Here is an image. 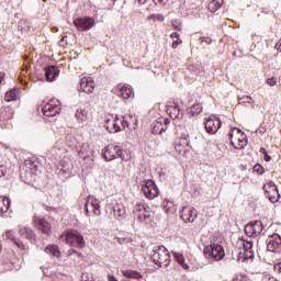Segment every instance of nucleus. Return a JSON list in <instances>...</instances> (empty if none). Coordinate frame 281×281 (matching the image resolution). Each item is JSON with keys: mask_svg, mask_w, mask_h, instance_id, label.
Listing matches in <instances>:
<instances>
[{"mask_svg": "<svg viewBox=\"0 0 281 281\" xmlns=\"http://www.w3.org/2000/svg\"><path fill=\"white\" fill-rule=\"evenodd\" d=\"M203 254L211 262H218L225 258V249L218 244H211L204 247Z\"/></svg>", "mask_w": 281, "mask_h": 281, "instance_id": "f257e3e1", "label": "nucleus"}, {"mask_svg": "<svg viewBox=\"0 0 281 281\" xmlns=\"http://www.w3.org/2000/svg\"><path fill=\"white\" fill-rule=\"evenodd\" d=\"M102 155L105 161H113V159L117 158L125 159L124 150L122 149V147L113 144L108 145L105 147V151Z\"/></svg>", "mask_w": 281, "mask_h": 281, "instance_id": "f03ea898", "label": "nucleus"}, {"mask_svg": "<svg viewBox=\"0 0 281 281\" xmlns=\"http://www.w3.org/2000/svg\"><path fill=\"white\" fill-rule=\"evenodd\" d=\"M142 192L149 201H153V199H157V196H159V188L154 180L145 181V183L142 186Z\"/></svg>", "mask_w": 281, "mask_h": 281, "instance_id": "7ed1b4c3", "label": "nucleus"}, {"mask_svg": "<svg viewBox=\"0 0 281 281\" xmlns=\"http://www.w3.org/2000/svg\"><path fill=\"white\" fill-rule=\"evenodd\" d=\"M221 126H222L221 119H218L216 115H211L204 122V127L206 133H209V135H216Z\"/></svg>", "mask_w": 281, "mask_h": 281, "instance_id": "20e7f679", "label": "nucleus"}, {"mask_svg": "<svg viewBox=\"0 0 281 281\" xmlns=\"http://www.w3.org/2000/svg\"><path fill=\"white\" fill-rule=\"evenodd\" d=\"M74 25L77 26L79 32H87L95 25V19L90 16L77 18L74 20Z\"/></svg>", "mask_w": 281, "mask_h": 281, "instance_id": "39448f33", "label": "nucleus"}, {"mask_svg": "<svg viewBox=\"0 0 281 281\" xmlns=\"http://www.w3.org/2000/svg\"><path fill=\"white\" fill-rule=\"evenodd\" d=\"M66 243L68 245H77L79 249L85 247V237L78 231H71L66 234Z\"/></svg>", "mask_w": 281, "mask_h": 281, "instance_id": "423d86ee", "label": "nucleus"}, {"mask_svg": "<svg viewBox=\"0 0 281 281\" xmlns=\"http://www.w3.org/2000/svg\"><path fill=\"white\" fill-rule=\"evenodd\" d=\"M244 248L238 252V260L244 258V260H251L254 259V241L251 240H246L245 243L241 244Z\"/></svg>", "mask_w": 281, "mask_h": 281, "instance_id": "0eeeda50", "label": "nucleus"}, {"mask_svg": "<svg viewBox=\"0 0 281 281\" xmlns=\"http://www.w3.org/2000/svg\"><path fill=\"white\" fill-rule=\"evenodd\" d=\"M33 222L35 223L37 229L42 232V234H45L46 236L52 234V224H49L45 217L34 216Z\"/></svg>", "mask_w": 281, "mask_h": 281, "instance_id": "6e6552de", "label": "nucleus"}, {"mask_svg": "<svg viewBox=\"0 0 281 281\" xmlns=\"http://www.w3.org/2000/svg\"><path fill=\"white\" fill-rule=\"evenodd\" d=\"M104 128H106L109 133H120V131H122V127H120V119L110 115L104 122Z\"/></svg>", "mask_w": 281, "mask_h": 281, "instance_id": "1a4fd4ad", "label": "nucleus"}, {"mask_svg": "<svg viewBox=\"0 0 281 281\" xmlns=\"http://www.w3.org/2000/svg\"><path fill=\"white\" fill-rule=\"evenodd\" d=\"M42 112L46 117H54V115L60 113V105L56 104L54 101H49L43 105Z\"/></svg>", "mask_w": 281, "mask_h": 281, "instance_id": "9d476101", "label": "nucleus"}, {"mask_svg": "<svg viewBox=\"0 0 281 281\" xmlns=\"http://www.w3.org/2000/svg\"><path fill=\"white\" fill-rule=\"evenodd\" d=\"M196 210L191 206H184L182 207V212L180 215V218L184 221V223H194L196 221Z\"/></svg>", "mask_w": 281, "mask_h": 281, "instance_id": "9b49d317", "label": "nucleus"}, {"mask_svg": "<svg viewBox=\"0 0 281 281\" xmlns=\"http://www.w3.org/2000/svg\"><path fill=\"white\" fill-rule=\"evenodd\" d=\"M281 245V236L277 233L270 235L267 239V251H276Z\"/></svg>", "mask_w": 281, "mask_h": 281, "instance_id": "f8f14e48", "label": "nucleus"}, {"mask_svg": "<svg viewBox=\"0 0 281 281\" xmlns=\"http://www.w3.org/2000/svg\"><path fill=\"white\" fill-rule=\"evenodd\" d=\"M94 89L95 83L93 82V79H89L87 77H82L80 79L79 91H82L83 93H93Z\"/></svg>", "mask_w": 281, "mask_h": 281, "instance_id": "ddd939ff", "label": "nucleus"}, {"mask_svg": "<svg viewBox=\"0 0 281 281\" xmlns=\"http://www.w3.org/2000/svg\"><path fill=\"white\" fill-rule=\"evenodd\" d=\"M159 251H165V255L167 256V258H170V254L164 246H158L154 249V254L151 255L153 263L157 265L158 267H161V265H164V261L159 259L161 255L159 254Z\"/></svg>", "mask_w": 281, "mask_h": 281, "instance_id": "4468645a", "label": "nucleus"}, {"mask_svg": "<svg viewBox=\"0 0 281 281\" xmlns=\"http://www.w3.org/2000/svg\"><path fill=\"white\" fill-rule=\"evenodd\" d=\"M167 113L169 114V117H171V120H183V111H181V109L177 104L169 105L167 108Z\"/></svg>", "mask_w": 281, "mask_h": 281, "instance_id": "2eb2a0df", "label": "nucleus"}, {"mask_svg": "<svg viewBox=\"0 0 281 281\" xmlns=\"http://www.w3.org/2000/svg\"><path fill=\"white\" fill-rule=\"evenodd\" d=\"M59 74L60 70L56 66H48L45 68V79L47 82H53V80H56Z\"/></svg>", "mask_w": 281, "mask_h": 281, "instance_id": "dca6fc26", "label": "nucleus"}, {"mask_svg": "<svg viewBox=\"0 0 281 281\" xmlns=\"http://www.w3.org/2000/svg\"><path fill=\"white\" fill-rule=\"evenodd\" d=\"M24 168L31 172V175H35L38 172V161L35 158H27L24 160Z\"/></svg>", "mask_w": 281, "mask_h": 281, "instance_id": "f3484780", "label": "nucleus"}, {"mask_svg": "<svg viewBox=\"0 0 281 281\" xmlns=\"http://www.w3.org/2000/svg\"><path fill=\"white\" fill-rule=\"evenodd\" d=\"M117 89V95H121L123 100H128L133 95V90L126 85H119Z\"/></svg>", "mask_w": 281, "mask_h": 281, "instance_id": "a211bd4d", "label": "nucleus"}, {"mask_svg": "<svg viewBox=\"0 0 281 281\" xmlns=\"http://www.w3.org/2000/svg\"><path fill=\"white\" fill-rule=\"evenodd\" d=\"M75 117L79 124H85L89 120V112L82 108L77 109Z\"/></svg>", "mask_w": 281, "mask_h": 281, "instance_id": "6ab92c4d", "label": "nucleus"}, {"mask_svg": "<svg viewBox=\"0 0 281 281\" xmlns=\"http://www.w3.org/2000/svg\"><path fill=\"white\" fill-rule=\"evenodd\" d=\"M20 236H25L27 240H31L32 243L36 241V234L32 228L30 227H22L19 229Z\"/></svg>", "mask_w": 281, "mask_h": 281, "instance_id": "aec40b11", "label": "nucleus"}, {"mask_svg": "<svg viewBox=\"0 0 281 281\" xmlns=\"http://www.w3.org/2000/svg\"><path fill=\"white\" fill-rule=\"evenodd\" d=\"M167 127L166 125L161 124L158 119L151 123V133L154 135H161L162 133H166Z\"/></svg>", "mask_w": 281, "mask_h": 281, "instance_id": "412c9836", "label": "nucleus"}, {"mask_svg": "<svg viewBox=\"0 0 281 281\" xmlns=\"http://www.w3.org/2000/svg\"><path fill=\"white\" fill-rule=\"evenodd\" d=\"M87 203L93 209V214L100 216V201L93 196H89Z\"/></svg>", "mask_w": 281, "mask_h": 281, "instance_id": "4be33fe9", "label": "nucleus"}, {"mask_svg": "<svg viewBox=\"0 0 281 281\" xmlns=\"http://www.w3.org/2000/svg\"><path fill=\"white\" fill-rule=\"evenodd\" d=\"M10 210V199L0 196V214H5Z\"/></svg>", "mask_w": 281, "mask_h": 281, "instance_id": "5701e85b", "label": "nucleus"}, {"mask_svg": "<svg viewBox=\"0 0 281 281\" xmlns=\"http://www.w3.org/2000/svg\"><path fill=\"white\" fill-rule=\"evenodd\" d=\"M122 274L124 276V278L142 280V273H139L138 271H135V270H124V271H122Z\"/></svg>", "mask_w": 281, "mask_h": 281, "instance_id": "b1692460", "label": "nucleus"}, {"mask_svg": "<svg viewBox=\"0 0 281 281\" xmlns=\"http://www.w3.org/2000/svg\"><path fill=\"white\" fill-rule=\"evenodd\" d=\"M45 252L49 254L50 256H55V258H60V250H58V246L56 245L46 246Z\"/></svg>", "mask_w": 281, "mask_h": 281, "instance_id": "393cba45", "label": "nucleus"}, {"mask_svg": "<svg viewBox=\"0 0 281 281\" xmlns=\"http://www.w3.org/2000/svg\"><path fill=\"white\" fill-rule=\"evenodd\" d=\"M223 5V0H212L209 2V10L210 12H217L221 10V7Z\"/></svg>", "mask_w": 281, "mask_h": 281, "instance_id": "a878e982", "label": "nucleus"}, {"mask_svg": "<svg viewBox=\"0 0 281 281\" xmlns=\"http://www.w3.org/2000/svg\"><path fill=\"white\" fill-rule=\"evenodd\" d=\"M203 112V105H201L200 103L193 104L190 109H189V115H192L194 117V115H199Z\"/></svg>", "mask_w": 281, "mask_h": 281, "instance_id": "bb28decb", "label": "nucleus"}, {"mask_svg": "<svg viewBox=\"0 0 281 281\" xmlns=\"http://www.w3.org/2000/svg\"><path fill=\"white\" fill-rule=\"evenodd\" d=\"M113 214L116 218H122L126 214V210H124V206L116 204L113 206Z\"/></svg>", "mask_w": 281, "mask_h": 281, "instance_id": "cd10ccee", "label": "nucleus"}, {"mask_svg": "<svg viewBox=\"0 0 281 281\" xmlns=\"http://www.w3.org/2000/svg\"><path fill=\"white\" fill-rule=\"evenodd\" d=\"M251 224L255 236H258L262 232V229H265V225L260 221H252Z\"/></svg>", "mask_w": 281, "mask_h": 281, "instance_id": "c85d7f7f", "label": "nucleus"}, {"mask_svg": "<svg viewBox=\"0 0 281 281\" xmlns=\"http://www.w3.org/2000/svg\"><path fill=\"white\" fill-rule=\"evenodd\" d=\"M18 91H19V89H16V88H13L12 90L8 91L5 93V101L14 102V100H16V98H18V94H16Z\"/></svg>", "mask_w": 281, "mask_h": 281, "instance_id": "c756f323", "label": "nucleus"}, {"mask_svg": "<svg viewBox=\"0 0 281 281\" xmlns=\"http://www.w3.org/2000/svg\"><path fill=\"white\" fill-rule=\"evenodd\" d=\"M147 210H150V206H148L147 204L144 203H137L134 206V214H142V212H147Z\"/></svg>", "mask_w": 281, "mask_h": 281, "instance_id": "7c9ffc66", "label": "nucleus"}, {"mask_svg": "<svg viewBox=\"0 0 281 281\" xmlns=\"http://www.w3.org/2000/svg\"><path fill=\"white\" fill-rule=\"evenodd\" d=\"M263 190H265V194L267 196V199H269L270 203H278V198H276L274 195H271V191L267 190V186H263Z\"/></svg>", "mask_w": 281, "mask_h": 281, "instance_id": "2f4dec72", "label": "nucleus"}, {"mask_svg": "<svg viewBox=\"0 0 281 281\" xmlns=\"http://www.w3.org/2000/svg\"><path fill=\"white\" fill-rule=\"evenodd\" d=\"M254 98L246 95L238 99V104H251Z\"/></svg>", "mask_w": 281, "mask_h": 281, "instance_id": "473e14b6", "label": "nucleus"}, {"mask_svg": "<svg viewBox=\"0 0 281 281\" xmlns=\"http://www.w3.org/2000/svg\"><path fill=\"white\" fill-rule=\"evenodd\" d=\"M245 234H247L248 236H256L255 232H254V225L251 224V222L246 225L245 227Z\"/></svg>", "mask_w": 281, "mask_h": 281, "instance_id": "72a5a7b5", "label": "nucleus"}, {"mask_svg": "<svg viewBox=\"0 0 281 281\" xmlns=\"http://www.w3.org/2000/svg\"><path fill=\"white\" fill-rule=\"evenodd\" d=\"M254 172H257V175H265V167H262V165L260 164H256L252 167Z\"/></svg>", "mask_w": 281, "mask_h": 281, "instance_id": "f704fd0d", "label": "nucleus"}, {"mask_svg": "<svg viewBox=\"0 0 281 281\" xmlns=\"http://www.w3.org/2000/svg\"><path fill=\"white\" fill-rule=\"evenodd\" d=\"M171 25L175 30H178V32H181V20H172Z\"/></svg>", "mask_w": 281, "mask_h": 281, "instance_id": "c9c22d12", "label": "nucleus"}, {"mask_svg": "<svg viewBox=\"0 0 281 281\" xmlns=\"http://www.w3.org/2000/svg\"><path fill=\"white\" fill-rule=\"evenodd\" d=\"M173 256L178 263L182 265L186 262V257H183V255H181L179 252H173Z\"/></svg>", "mask_w": 281, "mask_h": 281, "instance_id": "e433bc0d", "label": "nucleus"}, {"mask_svg": "<svg viewBox=\"0 0 281 281\" xmlns=\"http://www.w3.org/2000/svg\"><path fill=\"white\" fill-rule=\"evenodd\" d=\"M268 188L269 190H271V192H273V194H278V196H280V193L278 192V187H276V183L270 181L268 183Z\"/></svg>", "mask_w": 281, "mask_h": 281, "instance_id": "4c0bfd02", "label": "nucleus"}, {"mask_svg": "<svg viewBox=\"0 0 281 281\" xmlns=\"http://www.w3.org/2000/svg\"><path fill=\"white\" fill-rule=\"evenodd\" d=\"M74 254H75L78 258H85V256H82L81 252H79L78 250H76V249H74V248L69 249L68 252H67L68 256H74Z\"/></svg>", "mask_w": 281, "mask_h": 281, "instance_id": "58836bf2", "label": "nucleus"}, {"mask_svg": "<svg viewBox=\"0 0 281 281\" xmlns=\"http://www.w3.org/2000/svg\"><path fill=\"white\" fill-rule=\"evenodd\" d=\"M136 218H138V221H140V223H143V221H146L147 218H150V215H144V212L140 213H136Z\"/></svg>", "mask_w": 281, "mask_h": 281, "instance_id": "ea45409f", "label": "nucleus"}, {"mask_svg": "<svg viewBox=\"0 0 281 281\" xmlns=\"http://www.w3.org/2000/svg\"><path fill=\"white\" fill-rule=\"evenodd\" d=\"M4 236L8 238V240H12V243L16 240V237H14V233L12 231H8Z\"/></svg>", "mask_w": 281, "mask_h": 281, "instance_id": "a19ab883", "label": "nucleus"}, {"mask_svg": "<svg viewBox=\"0 0 281 281\" xmlns=\"http://www.w3.org/2000/svg\"><path fill=\"white\" fill-rule=\"evenodd\" d=\"M158 122L162 124V126H166L168 128V124H170V119L168 117H159Z\"/></svg>", "mask_w": 281, "mask_h": 281, "instance_id": "79ce46f5", "label": "nucleus"}, {"mask_svg": "<svg viewBox=\"0 0 281 281\" xmlns=\"http://www.w3.org/2000/svg\"><path fill=\"white\" fill-rule=\"evenodd\" d=\"M13 243L19 249L25 250V245H23L19 239H15Z\"/></svg>", "mask_w": 281, "mask_h": 281, "instance_id": "37998d69", "label": "nucleus"}, {"mask_svg": "<svg viewBox=\"0 0 281 281\" xmlns=\"http://www.w3.org/2000/svg\"><path fill=\"white\" fill-rule=\"evenodd\" d=\"M276 78L272 77L267 79V85H269L270 87H276Z\"/></svg>", "mask_w": 281, "mask_h": 281, "instance_id": "c03bdc74", "label": "nucleus"}, {"mask_svg": "<svg viewBox=\"0 0 281 281\" xmlns=\"http://www.w3.org/2000/svg\"><path fill=\"white\" fill-rule=\"evenodd\" d=\"M201 41L206 45H212V37H201Z\"/></svg>", "mask_w": 281, "mask_h": 281, "instance_id": "a18cd8bd", "label": "nucleus"}, {"mask_svg": "<svg viewBox=\"0 0 281 281\" xmlns=\"http://www.w3.org/2000/svg\"><path fill=\"white\" fill-rule=\"evenodd\" d=\"M181 43H182L181 40H180V41H179V40L173 41V42H172V48H173V49H177V47H179V45H181Z\"/></svg>", "mask_w": 281, "mask_h": 281, "instance_id": "49530a36", "label": "nucleus"}, {"mask_svg": "<svg viewBox=\"0 0 281 281\" xmlns=\"http://www.w3.org/2000/svg\"><path fill=\"white\" fill-rule=\"evenodd\" d=\"M156 19L157 21H166V16H164V14H157Z\"/></svg>", "mask_w": 281, "mask_h": 281, "instance_id": "de8ad7c7", "label": "nucleus"}, {"mask_svg": "<svg viewBox=\"0 0 281 281\" xmlns=\"http://www.w3.org/2000/svg\"><path fill=\"white\" fill-rule=\"evenodd\" d=\"M85 210H86V216H89V202H86Z\"/></svg>", "mask_w": 281, "mask_h": 281, "instance_id": "09e8293b", "label": "nucleus"}, {"mask_svg": "<svg viewBox=\"0 0 281 281\" xmlns=\"http://www.w3.org/2000/svg\"><path fill=\"white\" fill-rule=\"evenodd\" d=\"M5 171L3 170V165H0V177H4Z\"/></svg>", "mask_w": 281, "mask_h": 281, "instance_id": "8fccbe9b", "label": "nucleus"}, {"mask_svg": "<svg viewBox=\"0 0 281 281\" xmlns=\"http://www.w3.org/2000/svg\"><path fill=\"white\" fill-rule=\"evenodd\" d=\"M263 159L265 161H271V157L269 156V154H265Z\"/></svg>", "mask_w": 281, "mask_h": 281, "instance_id": "3c124183", "label": "nucleus"}, {"mask_svg": "<svg viewBox=\"0 0 281 281\" xmlns=\"http://www.w3.org/2000/svg\"><path fill=\"white\" fill-rule=\"evenodd\" d=\"M259 153H261V155H267L268 153H267V149L265 148V147H261L260 149H259Z\"/></svg>", "mask_w": 281, "mask_h": 281, "instance_id": "603ef678", "label": "nucleus"}, {"mask_svg": "<svg viewBox=\"0 0 281 281\" xmlns=\"http://www.w3.org/2000/svg\"><path fill=\"white\" fill-rule=\"evenodd\" d=\"M179 33H177V32H173V33H171V38H179Z\"/></svg>", "mask_w": 281, "mask_h": 281, "instance_id": "864d4df0", "label": "nucleus"}, {"mask_svg": "<svg viewBox=\"0 0 281 281\" xmlns=\"http://www.w3.org/2000/svg\"><path fill=\"white\" fill-rule=\"evenodd\" d=\"M180 266H182V268H184L186 270L190 269V266L186 263V261L183 263H180Z\"/></svg>", "mask_w": 281, "mask_h": 281, "instance_id": "5fc2aeb1", "label": "nucleus"}, {"mask_svg": "<svg viewBox=\"0 0 281 281\" xmlns=\"http://www.w3.org/2000/svg\"><path fill=\"white\" fill-rule=\"evenodd\" d=\"M143 215H144V216H150V210L143 211Z\"/></svg>", "mask_w": 281, "mask_h": 281, "instance_id": "6e6d98bb", "label": "nucleus"}, {"mask_svg": "<svg viewBox=\"0 0 281 281\" xmlns=\"http://www.w3.org/2000/svg\"><path fill=\"white\" fill-rule=\"evenodd\" d=\"M137 3H139L140 5H143V3H146L148 0H136Z\"/></svg>", "mask_w": 281, "mask_h": 281, "instance_id": "4d7b16f0", "label": "nucleus"}, {"mask_svg": "<svg viewBox=\"0 0 281 281\" xmlns=\"http://www.w3.org/2000/svg\"><path fill=\"white\" fill-rule=\"evenodd\" d=\"M57 167H58V168H67L68 166H67V165H64V164H59Z\"/></svg>", "mask_w": 281, "mask_h": 281, "instance_id": "13d9d810", "label": "nucleus"}, {"mask_svg": "<svg viewBox=\"0 0 281 281\" xmlns=\"http://www.w3.org/2000/svg\"><path fill=\"white\" fill-rule=\"evenodd\" d=\"M260 133H267V128L262 127V128L260 130Z\"/></svg>", "mask_w": 281, "mask_h": 281, "instance_id": "bf43d9fd", "label": "nucleus"}, {"mask_svg": "<svg viewBox=\"0 0 281 281\" xmlns=\"http://www.w3.org/2000/svg\"><path fill=\"white\" fill-rule=\"evenodd\" d=\"M147 19H148L149 21H150V19H155V14L149 15Z\"/></svg>", "mask_w": 281, "mask_h": 281, "instance_id": "052dcab7", "label": "nucleus"}, {"mask_svg": "<svg viewBox=\"0 0 281 281\" xmlns=\"http://www.w3.org/2000/svg\"><path fill=\"white\" fill-rule=\"evenodd\" d=\"M3 72H0V80H3Z\"/></svg>", "mask_w": 281, "mask_h": 281, "instance_id": "680f3d73", "label": "nucleus"}, {"mask_svg": "<svg viewBox=\"0 0 281 281\" xmlns=\"http://www.w3.org/2000/svg\"><path fill=\"white\" fill-rule=\"evenodd\" d=\"M86 170H91L93 167H83Z\"/></svg>", "mask_w": 281, "mask_h": 281, "instance_id": "e2e57ef3", "label": "nucleus"}, {"mask_svg": "<svg viewBox=\"0 0 281 281\" xmlns=\"http://www.w3.org/2000/svg\"><path fill=\"white\" fill-rule=\"evenodd\" d=\"M237 133H243V131H240V128H236Z\"/></svg>", "mask_w": 281, "mask_h": 281, "instance_id": "0e129e2a", "label": "nucleus"}, {"mask_svg": "<svg viewBox=\"0 0 281 281\" xmlns=\"http://www.w3.org/2000/svg\"><path fill=\"white\" fill-rule=\"evenodd\" d=\"M159 1V3H166V2H164V0H158Z\"/></svg>", "mask_w": 281, "mask_h": 281, "instance_id": "69168bd1", "label": "nucleus"}, {"mask_svg": "<svg viewBox=\"0 0 281 281\" xmlns=\"http://www.w3.org/2000/svg\"><path fill=\"white\" fill-rule=\"evenodd\" d=\"M159 260H161L164 262V258H161V256L159 257Z\"/></svg>", "mask_w": 281, "mask_h": 281, "instance_id": "338daca9", "label": "nucleus"}, {"mask_svg": "<svg viewBox=\"0 0 281 281\" xmlns=\"http://www.w3.org/2000/svg\"><path fill=\"white\" fill-rule=\"evenodd\" d=\"M229 136L232 137V136H233V134H232V133H229Z\"/></svg>", "mask_w": 281, "mask_h": 281, "instance_id": "774afa93", "label": "nucleus"}]
</instances>
